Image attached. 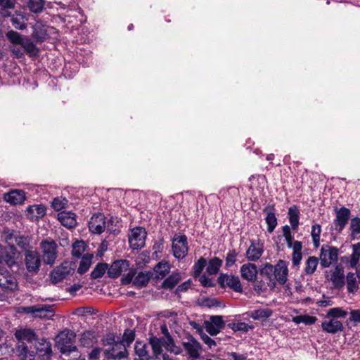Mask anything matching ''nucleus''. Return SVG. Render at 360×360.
Masks as SVG:
<instances>
[{"instance_id":"obj_33","label":"nucleus","mask_w":360,"mask_h":360,"mask_svg":"<svg viewBox=\"0 0 360 360\" xmlns=\"http://www.w3.org/2000/svg\"><path fill=\"white\" fill-rule=\"evenodd\" d=\"M27 18L25 15L21 12H15L11 18V22L13 26L17 29L23 30L27 27Z\"/></svg>"},{"instance_id":"obj_44","label":"nucleus","mask_w":360,"mask_h":360,"mask_svg":"<svg viewBox=\"0 0 360 360\" xmlns=\"http://www.w3.org/2000/svg\"><path fill=\"white\" fill-rule=\"evenodd\" d=\"M108 270V265L106 263H98L91 273L93 279L101 278Z\"/></svg>"},{"instance_id":"obj_5","label":"nucleus","mask_w":360,"mask_h":360,"mask_svg":"<svg viewBox=\"0 0 360 360\" xmlns=\"http://www.w3.org/2000/svg\"><path fill=\"white\" fill-rule=\"evenodd\" d=\"M173 255L178 259H184L188 255V247L186 235L175 234L172 239Z\"/></svg>"},{"instance_id":"obj_57","label":"nucleus","mask_w":360,"mask_h":360,"mask_svg":"<svg viewBox=\"0 0 360 360\" xmlns=\"http://www.w3.org/2000/svg\"><path fill=\"white\" fill-rule=\"evenodd\" d=\"M231 328L233 331L248 332L252 329L253 326L245 322H237L232 324Z\"/></svg>"},{"instance_id":"obj_28","label":"nucleus","mask_w":360,"mask_h":360,"mask_svg":"<svg viewBox=\"0 0 360 360\" xmlns=\"http://www.w3.org/2000/svg\"><path fill=\"white\" fill-rule=\"evenodd\" d=\"M165 330L167 333L166 338H162L163 347L169 352L173 353L175 355L180 354L182 349L175 345V342L172 337L169 335L167 327H165Z\"/></svg>"},{"instance_id":"obj_40","label":"nucleus","mask_w":360,"mask_h":360,"mask_svg":"<svg viewBox=\"0 0 360 360\" xmlns=\"http://www.w3.org/2000/svg\"><path fill=\"white\" fill-rule=\"evenodd\" d=\"M222 259H219V257H215L214 258H212L207 264V273L209 275L217 274L219 272V269L222 265Z\"/></svg>"},{"instance_id":"obj_60","label":"nucleus","mask_w":360,"mask_h":360,"mask_svg":"<svg viewBox=\"0 0 360 360\" xmlns=\"http://www.w3.org/2000/svg\"><path fill=\"white\" fill-rule=\"evenodd\" d=\"M134 334L132 331H126L124 332L122 340L120 342H123L126 345V347L129 346V345L134 341Z\"/></svg>"},{"instance_id":"obj_8","label":"nucleus","mask_w":360,"mask_h":360,"mask_svg":"<svg viewBox=\"0 0 360 360\" xmlns=\"http://www.w3.org/2000/svg\"><path fill=\"white\" fill-rule=\"evenodd\" d=\"M338 249L333 246H323L320 252L321 265L323 268L329 267L338 261Z\"/></svg>"},{"instance_id":"obj_13","label":"nucleus","mask_w":360,"mask_h":360,"mask_svg":"<svg viewBox=\"0 0 360 360\" xmlns=\"http://www.w3.org/2000/svg\"><path fill=\"white\" fill-rule=\"evenodd\" d=\"M288 269L286 262L283 260H279L274 266L273 286L275 285L276 281L280 285H284L288 280Z\"/></svg>"},{"instance_id":"obj_24","label":"nucleus","mask_w":360,"mask_h":360,"mask_svg":"<svg viewBox=\"0 0 360 360\" xmlns=\"http://www.w3.org/2000/svg\"><path fill=\"white\" fill-rule=\"evenodd\" d=\"M75 214L72 212L63 211L58 214V219L61 224L68 229L73 228L77 224Z\"/></svg>"},{"instance_id":"obj_45","label":"nucleus","mask_w":360,"mask_h":360,"mask_svg":"<svg viewBox=\"0 0 360 360\" xmlns=\"http://www.w3.org/2000/svg\"><path fill=\"white\" fill-rule=\"evenodd\" d=\"M274 266L270 264H266L264 266L260 269L259 274L263 277L266 278V279L269 281V283H274Z\"/></svg>"},{"instance_id":"obj_59","label":"nucleus","mask_w":360,"mask_h":360,"mask_svg":"<svg viewBox=\"0 0 360 360\" xmlns=\"http://www.w3.org/2000/svg\"><path fill=\"white\" fill-rule=\"evenodd\" d=\"M67 204V200L65 199H60L58 198H56L52 201V207L59 211L65 207V205Z\"/></svg>"},{"instance_id":"obj_6","label":"nucleus","mask_w":360,"mask_h":360,"mask_svg":"<svg viewBox=\"0 0 360 360\" xmlns=\"http://www.w3.org/2000/svg\"><path fill=\"white\" fill-rule=\"evenodd\" d=\"M74 273L72 264L68 262L62 263L51 271L50 276L53 283H58Z\"/></svg>"},{"instance_id":"obj_10","label":"nucleus","mask_w":360,"mask_h":360,"mask_svg":"<svg viewBox=\"0 0 360 360\" xmlns=\"http://www.w3.org/2000/svg\"><path fill=\"white\" fill-rule=\"evenodd\" d=\"M25 263L27 270L30 273H37L39 271L41 259L40 254L36 250H26Z\"/></svg>"},{"instance_id":"obj_21","label":"nucleus","mask_w":360,"mask_h":360,"mask_svg":"<svg viewBox=\"0 0 360 360\" xmlns=\"http://www.w3.org/2000/svg\"><path fill=\"white\" fill-rule=\"evenodd\" d=\"M328 319V320H326L321 323L323 330L332 334H335L343 330L344 326L341 321L336 319Z\"/></svg>"},{"instance_id":"obj_25","label":"nucleus","mask_w":360,"mask_h":360,"mask_svg":"<svg viewBox=\"0 0 360 360\" xmlns=\"http://www.w3.org/2000/svg\"><path fill=\"white\" fill-rule=\"evenodd\" d=\"M352 253L348 257H342V261H345L351 268H356L360 259V243L352 245Z\"/></svg>"},{"instance_id":"obj_18","label":"nucleus","mask_w":360,"mask_h":360,"mask_svg":"<svg viewBox=\"0 0 360 360\" xmlns=\"http://www.w3.org/2000/svg\"><path fill=\"white\" fill-rule=\"evenodd\" d=\"M57 345L60 352L68 356L70 355L71 352L76 351L77 347L71 343V339L63 333L58 336Z\"/></svg>"},{"instance_id":"obj_38","label":"nucleus","mask_w":360,"mask_h":360,"mask_svg":"<svg viewBox=\"0 0 360 360\" xmlns=\"http://www.w3.org/2000/svg\"><path fill=\"white\" fill-rule=\"evenodd\" d=\"M288 215L292 229L296 230L299 226L300 210L297 206L288 209Z\"/></svg>"},{"instance_id":"obj_64","label":"nucleus","mask_w":360,"mask_h":360,"mask_svg":"<svg viewBox=\"0 0 360 360\" xmlns=\"http://www.w3.org/2000/svg\"><path fill=\"white\" fill-rule=\"evenodd\" d=\"M101 349L99 347H95L92 349V351L89 354V358L90 360H97L100 357V354L101 352Z\"/></svg>"},{"instance_id":"obj_31","label":"nucleus","mask_w":360,"mask_h":360,"mask_svg":"<svg viewBox=\"0 0 360 360\" xmlns=\"http://www.w3.org/2000/svg\"><path fill=\"white\" fill-rule=\"evenodd\" d=\"M46 207L42 205H30L27 209V216L32 221L37 220L46 214Z\"/></svg>"},{"instance_id":"obj_30","label":"nucleus","mask_w":360,"mask_h":360,"mask_svg":"<svg viewBox=\"0 0 360 360\" xmlns=\"http://www.w3.org/2000/svg\"><path fill=\"white\" fill-rule=\"evenodd\" d=\"M264 252L262 245L252 243L246 252V256L250 261H256L259 259Z\"/></svg>"},{"instance_id":"obj_34","label":"nucleus","mask_w":360,"mask_h":360,"mask_svg":"<svg viewBox=\"0 0 360 360\" xmlns=\"http://www.w3.org/2000/svg\"><path fill=\"white\" fill-rule=\"evenodd\" d=\"M6 278H4L1 283L0 287L5 292H12L17 288L18 284L15 277L9 274H6Z\"/></svg>"},{"instance_id":"obj_7","label":"nucleus","mask_w":360,"mask_h":360,"mask_svg":"<svg viewBox=\"0 0 360 360\" xmlns=\"http://www.w3.org/2000/svg\"><path fill=\"white\" fill-rule=\"evenodd\" d=\"M217 282L221 288L228 287L237 292L243 291V287L238 276L221 273L217 278Z\"/></svg>"},{"instance_id":"obj_41","label":"nucleus","mask_w":360,"mask_h":360,"mask_svg":"<svg viewBox=\"0 0 360 360\" xmlns=\"http://www.w3.org/2000/svg\"><path fill=\"white\" fill-rule=\"evenodd\" d=\"M272 315V311L270 309H259L253 310L249 313V316L254 320H261L266 319Z\"/></svg>"},{"instance_id":"obj_1","label":"nucleus","mask_w":360,"mask_h":360,"mask_svg":"<svg viewBox=\"0 0 360 360\" xmlns=\"http://www.w3.org/2000/svg\"><path fill=\"white\" fill-rule=\"evenodd\" d=\"M29 344H17L16 354L20 360H34L37 352H44V355L49 356L51 352L50 344L44 339L37 341L34 349Z\"/></svg>"},{"instance_id":"obj_16","label":"nucleus","mask_w":360,"mask_h":360,"mask_svg":"<svg viewBox=\"0 0 360 360\" xmlns=\"http://www.w3.org/2000/svg\"><path fill=\"white\" fill-rule=\"evenodd\" d=\"M15 337L18 340V344H37V336L34 331L30 328L20 329L15 331Z\"/></svg>"},{"instance_id":"obj_37","label":"nucleus","mask_w":360,"mask_h":360,"mask_svg":"<svg viewBox=\"0 0 360 360\" xmlns=\"http://www.w3.org/2000/svg\"><path fill=\"white\" fill-rule=\"evenodd\" d=\"M181 278V275L179 271H174L163 281L162 287L165 289H172Z\"/></svg>"},{"instance_id":"obj_43","label":"nucleus","mask_w":360,"mask_h":360,"mask_svg":"<svg viewBox=\"0 0 360 360\" xmlns=\"http://www.w3.org/2000/svg\"><path fill=\"white\" fill-rule=\"evenodd\" d=\"M21 46L30 56H35L38 55L39 49L36 45L28 38H25Z\"/></svg>"},{"instance_id":"obj_35","label":"nucleus","mask_w":360,"mask_h":360,"mask_svg":"<svg viewBox=\"0 0 360 360\" xmlns=\"http://www.w3.org/2000/svg\"><path fill=\"white\" fill-rule=\"evenodd\" d=\"M155 278L160 280L165 278L170 271V265L167 262H160L156 264L153 269Z\"/></svg>"},{"instance_id":"obj_50","label":"nucleus","mask_w":360,"mask_h":360,"mask_svg":"<svg viewBox=\"0 0 360 360\" xmlns=\"http://www.w3.org/2000/svg\"><path fill=\"white\" fill-rule=\"evenodd\" d=\"M347 315V311L343 310L340 307H334L328 309L326 314V318L338 319L345 318Z\"/></svg>"},{"instance_id":"obj_32","label":"nucleus","mask_w":360,"mask_h":360,"mask_svg":"<svg viewBox=\"0 0 360 360\" xmlns=\"http://www.w3.org/2000/svg\"><path fill=\"white\" fill-rule=\"evenodd\" d=\"M25 199L23 191L15 190L9 192L5 195V200L13 205H20Z\"/></svg>"},{"instance_id":"obj_9","label":"nucleus","mask_w":360,"mask_h":360,"mask_svg":"<svg viewBox=\"0 0 360 360\" xmlns=\"http://www.w3.org/2000/svg\"><path fill=\"white\" fill-rule=\"evenodd\" d=\"M334 211L335 213V218L333 221L334 229L337 233H340L349 221L351 212L349 209L345 207L339 209L335 207Z\"/></svg>"},{"instance_id":"obj_54","label":"nucleus","mask_w":360,"mask_h":360,"mask_svg":"<svg viewBox=\"0 0 360 360\" xmlns=\"http://www.w3.org/2000/svg\"><path fill=\"white\" fill-rule=\"evenodd\" d=\"M321 233V225L316 224L312 226L311 236L313 240L314 245L316 248L319 247V245Z\"/></svg>"},{"instance_id":"obj_19","label":"nucleus","mask_w":360,"mask_h":360,"mask_svg":"<svg viewBox=\"0 0 360 360\" xmlns=\"http://www.w3.org/2000/svg\"><path fill=\"white\" fill-rule=\"evenodd\" d=\"M8 246L5 247L1 252V262H5L8 266H11L15 264V258L18 255V252L15 248L14 245L11 244V242H7Z\"/></svg>"},{"instance_id":"obj_58","label":"nucleus","mask_w":360,"mask_h":360,"mask_svg":"<svg viewBox=\"0 0 360 360\" xmlns=\"http://www.w3.org/2000/svg\"><path fill=\"white\" fill-rule=\"evenodd\" d=\"M238 252L235 250H229L226 257V266L230 267L236 262Z\"/></svg>"},{"instance_id":"obj_51","label":"nucleus","mask_w":360,"mask_h":360,"mask_svg":"<svg viewBox=\"0 0 360 360\" xmlns=\"http://www.w3.org/2000/svg\"><path fill=\"white\" fill-rule=\"evenodd\" d=\"M316 319H317L315 316L309 315H300L293 317L292 321L296 324L303 323L307 325H311L316 322Z\"/></svg>"},{"instance_id":"obj_46","label":"nucleus","mask_w":360,"mask_h":360,"mask_svg":"<svg viewBox=\"0 0 360 360\" xmlns=\"http://www.w3.org/2000/svg\"><path fill=\"white\" fill-rule=\"evenodd\" d=\"M346 282L347 285V290L349 292H356L359 286L356 282L355 274L352 272L347 274L346 276Z\"/></svg>"},{"instance_id":"obj_49","label":"nucleus","mask_w":360,"mask_h":360,"mask_svg":"<svg viewBox=\"0 0 360 360\" xmlns=\"http://www.w3.org/2000/svg\"><path fill=\"white\" fill-rule=\"evenodd\" d=\"M44 3V0H29L27 6L31 12L39 13L43 11Z\"/></svg>"},{"instance_id":"obj_3","label":"nucleus","mask_w":360,"mask_h":360,"mask_svg":"<svg viewBox=\"0 0 360 360\" xmlns=\"http://www.w3.org/2000/svg\"><path fill=\"white\" fill-rule=\"evenodd\" d=\"M136 269H131L127 272V274L123 275L122 277V283L124 285L129 284L132 283L133 285L138 288H142L148 284L150 278L153 276L152 271H141L136 275Z\"/></svg>"},{"instance_id":"obj_14","label":"nucleus","mask_w":360,"mask_h":360,"mask_svg":"<svg viewBox=\"0 0 360 360\" xmlns=\"http://www.w3.org/2000/svg\"><path fill=\"white\" fill-rule=\"evenodd\" d=\"M129 262L125 259L114 262L110 267L107 274L110 278H115L119 277L123 272L129 271Z\"/></svg>"},{"instance_id":"obj_4","label":"nucleus","mask_w":360,"mask_h":360,"mask_svg":"<svg viewBox=\"0 0 360 360\" xmlns=\"http://www.w3.org/2000/svg\"><path fill=\"white\" fill-rule=\"evenodd\" d=\"M39 247L44 263L52 266L58 257V245L56 243L53 239L46 238L41 241Z\"/></svg>"},{"instance_id":"obj_53","label":"nucleus","mask_w":360,"mask_h":360,"mask_svg":"<svg viewBox=\"0 0 360 360\" xmlns=\"http://www.w3.org/2000/svg\"><path fill=\"white\" fill-rule=\"evenodd\" d=\"M267 224V231L272 233L277 226V219L274 212H269L265 218Z\"/></svg>"},{"instance_id":"obj_20","label":"nucleus","mask_w":360,"mask_h":360,"mask_svg":"<svg viewBox=\"0 0 360 360\" xmlns=\"http://www.w3.org/2000/svg\"><path fill=\"white\" fill-rule=\"evenodd\" d=\"M240 272L243 279L252 282L257 279L258 270L255 264L248 263L240 266Z\"/></svg>"},{"instance_id":"obj_12","label":"nucleus","mask_w":360,"mask_h":360,"mask_svg":"<svg viewBox=\"0 0 360 360\" xmlns=\"http://www.w3.org/2000/svg\"><path fill=\"white\" fill-rule=\"evenodd\" d=\"M127 354L126 345L120 341H117L115 344L105 350V356L108 359H122L127 356Z\"/></svg>"},{"instance_id":"obj_17","label":"nucleus","mask_w":360,"mask_h":360,"mask_svg":"<svg viewBox=\"0 0 360 360\" xmlns=\"http://www.w3.org/2000/svg\"><path fill=\"white\" fill-rule=\"evenodd\" d=\"M206 331L211 335H217L224 327V322L220 316H212L210 321L205 323Z\"/></svg>"},{"instance_id":"obj_29","label":"nucleus","mask_w":360,"mask_h":360,"mask_svg":"<svg viewBox=\"0 0 360 360\" xmlns=\"http://www.w3.org/2000/svg\"><path fill=\"white\" fill-rule=\"evenodd\" d=\"M79 342L82 347L91 348L97 343L98 338L94 332L88 330L82 334Z\"/></svg>"},{"instance_id":"obj_62","label":"nucleus","mask_w":360,"mask_h":360,"mask_svg":"<svg viewBox=\"0 0 360 360\" xmlns=\"http://www.w3.org/2000/svg\"><path fill=\"white\" fill-rule=\"evenodd\" d=\"M68 360H86V357L84 354H81L78 351L77 347H76V351L71 352Z\"/></svg>"},{"instance_id":"obj_47","label":"nucleus","mask_w":360,"mask_h":360,"mask_svg":"<svg viewBox=\"0 0 360 360\" xmlns=\"http://www.w3.org/2000/svg\"><path fill=\"white\" fill-rule=\"evenodd\" d=\"M7 242H11V245H17L21 249L27 250L29 246V239L24 236H15L14 238H8Z\"/></svg>"},{"instance_id":"obj_52","label":"nucleus","mask_w":360,"mask_h":360,"mask_svg":"<svg viewBox=\"0 0 360 360\" xmlns=\"http://www.w3.org/2000/svg\"><path fill=\"white\" fill-rule=\"evenodd\" d=\"M85 243L82 240H77L72 244V255L73 257L79 258L85 250Z\"/></svg>"},{"instance_id":"obj_39","label":"nucleus","mask_w":360,"mask_h":360,"mask_svg":"<svg viewBox=\"0 0 360 360\" xmlns=\"http://www.w3.org/2000/svg\"><path fill=\"white\" fill-rule=\"evenodd\" d=\"M319 259L315 256L309 257L304 262V272L307 275H312L316 270Z\"/></svg>"},{"instance_id":"obj_36","label":"nucleus","mask_w":360,"mask_h":360,"mask_svg":"<svg viewBox=\"0 0 360 360\" xmlns=\"http://www.w3.org/2000/svg\"><path fill=\"white\" fill-rule=\"evenodd\" d=\"M292 263L293 266H300L302 259V243L300 241L295 240L294 248H292Z\"/></svg>"},{"instance_id":"obj_42","label":"nucleus","mask_w":360,"mask_h":360,"mask_svg":"<svg viewBox=\"0 0 360 360\" xmlns=\"http://www.w3.org/2000/svg\"><path fill=\"white\" fill-rule=\"evenodd\" d=\"M93 256L92 255L86 254L84 255L80 261L79 266L77 269V272L79 274H84L86 273L91 264V260H92Z\"/></svg>"},{"instance_id":"obj_2","label":"nucleus","mask_w":360,"mask_h":360,"mask_svg":"<svg viewBox=\"0 0 360 360\" xmlns=\"http://www.w3.org/2000/svg\"><path fill=\"white\" fill-rule=\"evenodd\" d=\"M115 219L110 217L108 221L103 214L96 213L93 214L89 221V231L96 234H100L105 229L110 233H115L117 229L114 227Z\"/></svg>"},{"instance_id":"obj_27","label":"nucleus","mask_w":360,"mask_h":360,"mask_svg":"<svg viewBox=\"0 0 360 360\" xmlns=\"http://www.w3.org/2000/svg\"><path fill=\"white\" fill-rule=\"evenodd\" d=\"M330 281L335 288H342L345 284V275L343 268L337 266L330 276Z\"/></svg>"},{"instance_id":"obj_63","label":"nucleus","mask_w":360,"mask_h":360,"mask_svg":"<svg viewBox=\"0 0 360 360\" xmlns=\"http://www.w3.org/2000/svg\"><path fill=\"white\" fill-rule=\"evenodd\" d=\"M199 281L201 283V285L204 287L213 286L212 279L208 278L206 275H200L199 276Z\"/></svg>"},{"instance_id":"obj_56","label":"nucleus","mask_w":360,"mask_h":360,"mask_svg":"<svg viewBox=\"0 0 360 360\" xmlns=\"http://www.w3.org/2000/svg\"><path fill=\"white\" fill-rule=\"evenodd\" d=\"M349 229L351 237L355 238L356 236L360 233V218L354 217L351 219Z\"/></svg>"},{"instance_id":"obj_48","label":"nucleus","mask_w":360,"mask_h":360,"mask_svg":"<svg viewBox=\"0 0 360 360\" xmlns=\"http://www.w3.org/2000/svg\"><path fill=\"white\" fill-rule=\"evenodd\" d=\"M6 36L11 43L16 45L21 46L25 39V37H23L20 34L13 30L8 31L6 34Z\"/></svg>"},{"instance_id":"obj_23","label":"nucleus","mask_w":360,"mask_h":360,"mask_svg":"<svg viewBox=\"0 0 360 360\" xmlns=\"http://www.w3.org/2000/svg\"><path fill=\"white\" fill-rule=\"evenodd\" d=\"M149 347L153 350V353L151 354L152 357H153V360H160V356L162 354V338H157V337H151L149 339Z\"/></svg>"},{"instance_id":"obj_22","label":"nucleus","mask_w":360,"mask_h":360,"mask_svg":"<svg viewBox=\"0 0 360 360\" xmlns=\"http://www.w3.org/2000/svg\"><path fill=\"white\" fill-rule=\"evenodd\" d=\"M134 350L135 354L139 356V359L135 360H153V359L150 353V347L146 342H136Z\"/></svg>"},{"instance_id":"obj_61","label":"nucleus","mask_w":360,"mask_h":360,"mask_svg":"<svg viewBox=\"0 0 360 360\" xmlns=\"http://www.w3.org/2000/svg\"><path fill=\"white\" fill-rule=\"evenodd\" d=\"M349 321L354 322L356 324L360 323V309H352L349 312Z\"/></svg>"},{"instance_id":"obj_15","label":"nucleus","mask_w":360,"mask_h":360,"mask_svg":"<svg viewBox=\"0 0 360 360\" xmlns=\"http://www.w3.org/2000/svg\"><path fill=\"white\" fill-rule=\"evenodd\" d=\"M27 312L33 314L36 317L41 319H51L54 316V311L49 305L31 306L26 309Z\"/></svg>"},{"instance_id":"obj_55","label":"nucleus","mask_w":360,"mask_h":360,"mask_svg":"<svg viewBox=\"0 0 360 360\" xmlns=\"http://www.w3.org/2000/svg\"><path fill=\"white\" fill-rule=\"evenodd\" d=\"M207 265V260L204 257H200L193 265V276L197 277L201 275V273L205 266Z\"/></svg>"},{"instance_id":"obj_26","label":"nucleus","mask_w":360,"mask_h":360,"mask_svg":"<svg viewBox=\"0 0 360 360\" xmlns=\"http://www.w3.org/2000/svg\"><path fill=\"white\" fill-rule=\"evenodd\" d=\"M183 346L191 357L198 358L199 356L201 345L195 338H191L188 341L184 342Z\"/></svg>"},{"instance_id":"obj_11","label":"nucleus","mask_w":360,"mask_h":360,"mask_svg":"<svg viewBox=\"0 0 360 360\" xmlns=\"http://www.w3.org/2000/svg\"><path fill=\"white\" fill-rule=\"evenodd\" d=\"M147 233L142 227L134 228L129 236V243L134 250H138L145 245Z\"/></svg>"}]
</instances>
